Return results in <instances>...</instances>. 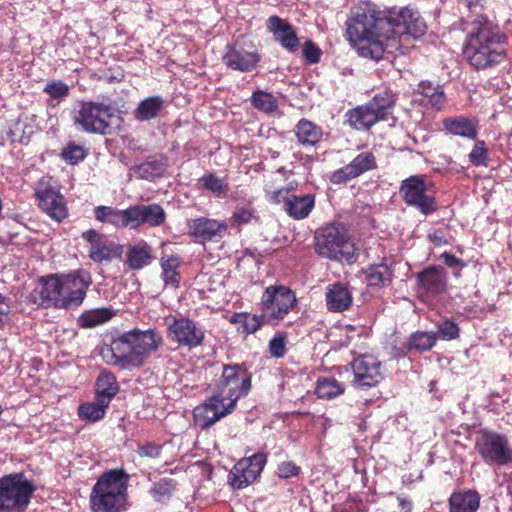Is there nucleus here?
<instances>
[{"mask_svg":"<svg viewBox=\"0 0 512 512\" xmlns=\"http://www.w3.org/2000/svg\"><path fill=\"white\" fill-rule=\"evenodd\" d=\"M131 336V342L134 350V356L138 367L144 362V359L162 345V335L155 329H132L128 331Z\"/></svg>","mask_w":512,"mask_h":512,"instance_id":"23","label":"nucleus"},{"mask_svg":"<svg viewBox=\"0 0 512 512\" xmlns=\"http://www.w3.org/2000/svg\"><path fill=\"white\" fill-rule=\"evenodd\" d=\"M108 406L109 404L96 397L94 402L81 404L78 408V415L82 420L97 422L105 417Z\"/></svg>","mask_w":512,"mask_h":512,"instance_id":"44","label":"nucleus"},{"mask_svg":"<svg viewBox=\"0 0 512 512\" xmlns=\"http://www.w3.org/2000/svg\"><path fill=\"white\" fill-rule=\"evenodd\" d=\"M264 317L270 324H277L296 303L295 294L285 286H270L262 295Z\"/></svg>","mask_w":512,"mask_h":512,"instance_id":"9","label":"nucleus"},{"mask_svg":"<svg viewBox=\"0 0 512 512\" xmlns=\"http://www.w3.org/2000/svg\"><path fill=\"white\" fill-rule=\"evenodd\" d=\"M140 456L158 458L161 454V446L154 443H146L139 447Z\"/></svg>","mask_w":512,"mask_h":512,"instance_id":"59","label":"nucleus"},{"mask_svg":"<svg viewBox=\"0 0 512 512\" xmlns=\"http://www.w3.org/2000/svg\"><path fill=\"white\" fill-rule=\"evenodd\" d=\"M426 190L424 178L413 175L401 182L399 193L408 206L417 209L423 215H430L438 209V206L435 198L428 195Z\"/></svg>","mask_w":512,"mask_h":512,"instance_id":"10","label":"nucleus"},{"mask_svg":"<svg viewBox=\"0 0 512 512\" xmlns=\"http://www.w3.org/2000/svg\"><path fill=\"white\" fill-rule=\"evenodd\" d=\"M188 231L197 242H219L227 233L228 224L224 220L198 217L188 221Z\"/></svg>","mask_w":512,"mask_h":512,"instance_id":"19","label":"nucleus"},{"mask_svg":"<svg viewBox=\"0 0 512 512\" xmlns=\"http://www.w3.org/2000/svg\"><path fill=\"white\" fill-rule=\"evenodd\" d=\"M126 257L132 270H140L151 263L152 248L146 242L133 245L127 251Z\"/></svg>","mask_w":512,"mask_h":512,"instance_id":"36","label":"nucleus"},{"mask_svg":"<svg viewBox=\"0 0 512 512\" xmlns=\"http://www.w3.org/2000/svg\"><path fill=\"white\" fill-rule=\"evenodd\" d=\"M417 283L425 293L439 295L447 287L446 271L441 266H430L417 274Z\"/></svg>","mask_w":512,"mask_h":512,"instance_id":"25","label":"nucleus"},{"mask_svg":"<svg viewBox=\"0 0 512 512\" xmlns=\"http://www.w3.org/2000/svg\"><path fill=\"white\" fill-rule=\"evenodd\" d=\"M94 217L101 223L111 224L116 228L130 229V207L117 209L111 206L100 205L95 207Z\"/></svg>","mask_w":512,"mask_h":512,"instance_id":"31","label":"nucleus"},{"mask_svg":"<svg viewBox=\"0 0 512 512\" xmlns=\"http://www.w3.org/2000/svg\"><path fill=\"white\" fill-rule=\"evenodd\" d=\"M166 107V100L160 95L149 96L142 99L133 116L137 121L147 122L159 117L162 110Z\"/></svg>","mask_w":512,"mask_h":512,"instance_id":"32","label":"nucleus"},{"mask_svg":"<svg viewBox=\"0 0 512 512\" xmlns=\"http://www.w3.org/2000/svg\"><path fill=\"white\" fill-rule=\"evenodd\" d=\"M129 475L122 469L105 471L90 494L93 512H124L127 510Z\"/></svg>","mask_w":512,"mask_h":512,"instance_id":"3","label":"nucleus"},{"mask_svg":"<svg viewBox=\"0 0 512 512\" xmlns=\"http://www.w3.org/2000/svg\"><path fill=\"white\" fill-rule=\"evenodd\" d=\"M253 213L247 207H237L232 215V221L236 224H247L251 221Z\"/></svg>","mask_w":512,"mask_h":512,"instance_id":"58","label":"nucleus"},{"mask_svg":"<svg viewBox=\"0 0 512 512\" xmlns=\"http://www.w3.org/2000/svg\"><path fill=\"white\" fill-rule=\"evenodd\" d=\"M199 183L203 189L213 193L216 197H220L228 189V183L221 179L213 172L205 173L200 179Z\"/></svg>","mask_w":512,"mask_h":512,"instance_id":"47","label":"nucleus"},{"mask_svg":"<svg viewBox=\"0 0 512 512\" xmlns=\"http://www.w3.org/2000/svg\"><path fill=\"white\" fill-rule=\"evenodd\" d=\"M463 55L475 69L499 64L505 56L507 37L485 16H478L467 26Z\"/></svg>","mask_w":512,"mask_h":512,"instance_id":"2","label":"nucleus"},{"mask_svg":"<svg viewBox=\"0 0 512 512\" xmlns=\"http://www.w3.org/2000/svg\"><path fill=\"white\" fill-rule=\"evenodd\" d=\"M257 479L246 462L239 460L228 475V482L234 489H243Z\"/></svg>","mask_w":512,"mask_h":512,"instance_id":"41","label":"nucleus"},{"mask_svg":"<svg viewBox=\"0 0 512 512\" xmlns=\"http://www.w3.org/2000/svg\"><path fill=\"white\" fill-rule=\"evenodd\" d=\"M237 401L220 389L218 394L213 395L205 403L194 409L195 423L202 429L211 427L220 419L232 413Z\"/></svg>","mask_w":512,"mask_h":512,"instance_id":"8","label":"nucleus"},{"mask_svg":"<svg viewBox=\"0 0 512 512\" xmlns=\"http://www.w3.org/2000/svg\"><path fill=\"white\" fill-rule=\"evenodd\" d=\"M377 167L376 156L371 151L359 153L349 164L335 170L330 176V182L340 185L351 181Z\"/></svg>","mask_w":512,"mask_h":512,"instance_id":"20","label":"nucleus"},{"mask_svg":"<svg viewBox=\"0 0 512 512\" xmlns=\"http://www.w3.org/2000/svg\"><path fill=\"white\" fill-rule=\"evenodd\" d=\"M344 386L333 377L319 378L315 388L318 398L332 400L344 393Z\"/></svg>","mask_w":512,"mask_h":512,"instance_id":"43","label":"nucleus"},{"mask_svg":"<svg viewBox=\"0 0 512 512\" xmlns=\"http://www.w3.org/2000/svg\"><path fill=\"white\" fill-rule=\"evenodd\" d=\"M417 92L428 100V103L435 109L440 110L446 103V95L443 87L431 81H421L418 84Z\"/></svg>","mask_w":512,"mask_h":512,"instance_id":"39","label":"nucleus"},{"mask_svg":"<svg viewBox=\"0 0 512 512\" xmlns=\"http://www.w3.org/2000/svg\"><path fill=\"white\" fill-rule=\"evenodd\" d=\"M430 240H431L435 245H441V244L443 243L442 237H441V236H438L437 234L431 235V236H430Z\"/></svg>","mask_w":512,"mask_h":512,"instance_id":"63","label":"nucleus"},{"mask_svg":"<svg viewBox=\"0 0 512 512\" xmlns=\"http://www.w3.org/2000/svg\"><path fill=\"white\" fill-rule=\"evenodd\" d=\"M43 91L53 99L62 100L68 96L69 86L61 80H54L47 83Z\"/></svg>","mask_w":512,"mask_h":512,"instance_id":"53","label":"nucleus"},{"mask_svg":"<svg viewBox=\"0 0 512 512\" xmlns=\"http://www.w3.org/2000/svg\"><path fill=\"white\" fill-rule=\"evenodd\" d=\"M91 284V274L84 269H77L70 273L63 274L62 296L66 299L77 297L76 303L68 306V310L81 306Z\"/></svg>","mask_w":512,"mask_h":512,"instance_id":"21","label":"nucleus"},{"mask_svg":"<svg viewBox=\"0 0 512 512\" xmlns=\"http://www.w3.org/2000/svg\"><path fill=\"white\" fill-rule=\"evenodd\" d=\"M35 195L41 209L52 219L61 222L68 216L64 198L50 180H40L35 189Z\"/></svg>","mask_w":512,"mask_h":512,"instance_id":"14","label":"nucleus"},{"mask_svg":"<svg viewBox=\"0 0 512 512\" xmlns=\"http://www.w3.org/2000/svg\"><path fill=\"white\" fill-rule=\"evenodd\" d=\"M251 105L265 114H273L278 110V100L270 92L256 89L250 98Z\"/></svg>","mask_w":512,"mask_h":512,"instance_id":"42","label":"nucleus"},{"mask_svg":"<svg viewBox=\"0 0 512 512\" xmlns=\"http://www.w3.org/2000/svg\"><path fill=\"white\" fill-rule=\"evenodd\" d=\"M437 336L434 332L417 331L413 333L407 343L409 351L425 352L432 349L436 344Z\"/></svg>","mask_w":512,"mask_h":512,"instance_id":"46","label":"nucleus"},{"mask_svg":"<svg viewBox=\"0 0 512 512\" xmlns=\"http://www.w3.org/2000/svg\"><path fill=\"white\" fill-rule=\"evenodd\" d=\"M397 96L390 89L377 92L366 104L379 117L380 121L387 119L392 113Z\"/></svg>","mask_w":512,"mask_h":512,"instance_id":"35","label":"nucleus"},{"mask_svg":"<svg viewBox=\"0 0 512 512\" xmlns=\"http://www.w3.org/2000/svg\"><path fill=\"white\" fill-rule=\"evenodd\" d=\"M241 460L246 462L249 470H251L256 475V477H258L267 462V457L264 453H255L252 456L243 458Z\"/></svg>","mask_w":512,"mask_h":512,"instance_id":"54","label":"nucleus"},{"mask_svg":"<svg viewBox=\"0 0 512 512\" xmlns=\"http://www.w3.org/2000/svg\"><path fill=\"white\" fill-rule=\"evenodd\" d=\"M85 149L75 143H68L61 152L62 159L70 165L78 164L86 158Z\"/></svg>","mask_w":512,"mask_h":512,"instance_id":"50","label":"nucleus"},{"mask_svg":"<svg viewBox=\"0 0 512 512\" xmlns=\"http://www.w3.org/2000/svg\"><path fill=\"white\" fill-rule=\"evenodd\" d=\"M129 332H125L113 339L109 346L101 349L100 355L109 365L118 366L121 369L138 367Z\"/></svg>","mask_w":512,"mask_h":512,"instance_id":"13","label":"nucleus"},{"mask_svg":"<svg viewBox=\"0 0 512 512\" xmlns=\"http://www.w3.org/2000/svg\"><path fill=\"white\" fill-rule=\"evenodd\" d=\"M251 388V375L240 364L224 365L220 389L234 400L246 396Z\"/></svg>","mask_w":512,"mask_h":512,"instance_id":"15","label":"nucleus"},{"mask_svg":"<svg viewBox=\"0 0 512 512\" xmlns=\"http://www.w3.org/2000/svg\"><path fill=\"white\" fill-rule=\"evenodd\" d=\"M82 239L89 244V257L96 263L111 261L122 254V246L94 229L82 233Z\"/></svg>","mask_w":512,"mask_h":512,"instance_id":"17","label":"nucleus"},{"mask_svg":"<svg viewBox=\"0 0 512 512\" xmlns=\"http://www.w3.org/2000/svg\"><path fill=\"white\" fill-rule=\"evenodd\" d=\"M303 55L309 64H316L320 61L321 50L312 41H307L303 46Z\"/></svg>","mask_w":512,"mask_h":512,"instance_id":"55","label":"nucleus"},{"mask_svg":"<svg viewBox=\"0 0 512 512\" xmlns=\"http://www.w3.org/2000/svg\"><path fill=\"white\" fill-rule=\"evenodd\" d=\"M269 351L275 358H281L286 353L285 337L282 335L274 336L269 342Z\"/></svg>","mask_w":512,"mask_h":512,"instance_id":"57","label":"nucleus"},{"mask_svg":"<svg viewBox=\"0 0 512 512\" xmlns=\"http://www.w3.org/2000/svg\"><path fill=\"white\" fill-rule=\"evenodd\" d=\"M130 207V229L135 230L143 225L160 227L166 221V212L160 204H137Z\"/></svg>","mask_w":512,"mask_h":512,"instance_id":"22","label":"nucleus"},{"mask_svg":"<svg viewBox=\"0 0 512 512\" xmlns=\"http://www.w3.org/2000/svg\"><path fill=\"white\" fill-rule=\"evenodd\" d=\"M261 61L255 50H247L240 44H227L222 56L223 64L234 71L248 73L256 69Z\"/></svg>","mask_w":512,"mask_h":512,"instance_id":"18","label":"nucleus"},{"mask_svg":"<svg viewBox=\"0 0 512 512\" xmlns=\"http://www.w3.org/2000/svg\"><path fill=\"white\" fill-rule=\"evenodd\" d=\"M284 211L295 220L307 218L315 206V195H289L284 197Z\"/></svg>","mask_w":512,"mask_h":512,"instance_id":"27","label":"nucleus"},{"mask_svg":"<svg viewBox=\"0 0 512 512\" xmlns=\"http://www.w3.org/2000/svg\"><path fill=\"white\" fill-rule=\"evenodd\" d=\"M167 169V158L160 154L150 156L147 160L131 168V173L139 179L155 181L163 176Z\"/></svg>","mask_w":512,"mask_h":512,"instance_id":"28","label":"nucleus"},{"mask_svg":"<svg viewBox=\"0 0 512 512\" xmlns=\"http://www.w3.org/2000/svg\"><path fill=\"white\" fill-rule=\"evenodd\" d=\"M295 130L299 143L304 146H315L323 136L322 128L306 119H301Z\"/></svg>","mask_w":512,"mask_h":512,"instance_id":"38","label":"nucleus"},{"mask_svg":"<svg viewBox=\"0 0 512 512\" xmlns=\"http://www.w3.org/2000/svg\"><path fill=\"white\" fill-rule=\"evenodd\" d=\"M459 326L456 322L452 320H444L438 325L437 332H434L437 336V339L440 338L442 340H454L459 337Z\"/></svg>","mask_w":512,"mask_h":512,"instance_id":"51","label":"nucleus"},{"mask_svg":"<svg viewBox=\"0 0 512 512\" xmlns=\"http://www.w3.org/2000/svg\"><path fill=\"white\" fill-rule=\"evenodd\" d=\"M475 448L487 465L512 463V448H509L505 435L485 431L477 438Z\"/></svg>","mask_w":512,"mask_h":512,"instance_id":"7","label":"nucleus"},{"mask_svg":"<svg viewBox=\"0 0 512 512\" xmlns=\"http://www.w3.org/2000/svg\"><path fill=\"white\" fill-rule=\"evenodd\" d=\"M352 385L360 390L377 386L384 378L381 361L373 355L362 354L351 362Z\"/></svg>","mask_w":512,"mask_h":512,"instance_id":"11","label":"nucleus"},{"mask_svg":"<svg viewBox=\"0 0 512 512\" xmlns=\"http://www.w3.org/2000/svg\"><path fill=\"white\" fill-rule=\"evenodd\" d=\"M480 494L473 489L454 491L449 499V512H477L480 507Z\"/></svg>","mask_w":512,"mask_h":512,"instance_id":"29","label":"nucleus"},{"mask_svg":"<svg viewBox=\"0 0 512 512\" xmlns=\"http://www.w3.org/2000/svg\"><path fill=\"white\" fill-rule=\"evenodd\" d=\"M168 337L181 347L189 349L202 345L205 337L204 329L187 317L173 318L168 325Z\"/></svg>","mask_w":512,"mask_h":512,"instance_id":"12","label":"nucleus"},{"mask_svg":"<svg viewBox=\"0 0 512 512\" xmlns=\"http://www.w3.org/2000/svg\"><path fill=\"white\" fill-rule=\"evenodd\" d=\"M345 122L353 129L367 131L376 123L380 122L379 117L365 103L345 113Z\"/></svg>","mask_w":512,"mask_h":512,"instance_id":"30","label":"nucleus"},{"mask_svg":"<svg viewBox=\"0 0 512 512\" xmlns=\"http://www.w3.org/2000/svg\"><path fill=\"white\" fill-rule=\"evenodd\" d=\"M398 507L402 512H411L413 509V503L409 498L398 496Z\"/></svg>","mask_w":512,"mask_h":512,"instance_id":"62","label":"nucleus"},{"mask_svg":"<svg viewBox=\"0 0 512 512\" xmlns=\"http://www.w3.org/2000/svg\"><path fill=\"white\" fill-rule=\"evenodd\" d=\"M284 194H286V192L283 189H280V190L276 191L274 193L275 200L277 202H279L280 201V197L283 196Z\"/></svg>","mask_w":512,"mask_h":512,"instance_id":"64","label":"nucleus"},{"mask_svg":"<svg viewBox=\"0 0 512 512\" xmlns=\"http://www.w3.org/2000/svg\"><path fill=\"white\" fill-rule=\"evenodd\" d=\"M299 472L300 467L297 466L294 462L285 461L278 465L276 473L280 478L288 479L297 476Z\"/></svg>","mask_w":512,"mask_h":512,"instance_id":"56","label":"nucleus"},{"mask_svg":"<svg viewBox=\"0 0 512 512\" xmlns=\"http://www.w3.org/2000/svg\"><path fill=\"white\" fill-rule=\"evenodd\" d=\"M267 28L282 48L294 53L299 47V39L294 27L284 19L273 15L267 19Z\"/></svg>","mask_w":512,"mask_h":512,"instance_id":"24","label":"nucleus"},{"mask_svg":"<svg viewBox=\"0 0 512 512\" xmlns=\"http://www.w3.org/2000/svg\"><path fill=\"white\" fill-rule=\"evenodd\" d=\"M478 126L479 122L476 118L455 116L443 119V128L448 134L470 140L477 138Z\"/></svg>","mask_w":512,"mask_h":512,"instance_id":"26","label":"nucleus"},{"mask_svg":"<svg viewBox=\"0 0 512 512\" xmlns=\"http://www.w3.org/2000/svg\"><path fill=\"white\" fill-rule=\"evenodd\" d=\"M63 274H50L40 279L39 296L41 305L48 308L68 310V306L76 303L77 297L66 299L62 296Z\"/></svg>","mask_w":512,"mask_h":512,"instance_id":"16","label":"nucleus"},{"mask_svg":"<svg viewBox=\"0 0 512 512\" xmlns=\"http://www.w3.org/2000/svg\"><path fill=\"white\" fill-rule=\"evenodd\" d=\"M118 391L119 385L115 376L106 370L102 371L96 380V397L110 404L112 398Z\"/></svg>","mask_w":512,"mask_h":512,"instance_id":"37","label":"nucleus"},{"mask_svg":"<svg viewBox=\"0 0 512 512\" xmlns=\"http://www.w3.org/2000/svg\"><path fill=\"white\" fill-rule=\"evenodd\" d=\"M36 490L23 472L0 477V512H25Z\"/></svg>","mask_w":512,"mask_h":512,"instance_id":"5","label":"nucleus"},{"mask_svg":"<svg viewBox=\"0 0 512 512\" xmlns=\"http://www.w3.org/2000/svg\"><path fill=\"white\" fill-rule=\"evenodd\" d=\"M315 252L332 261L352 263L355 246L343 223H328L315 231Z\"/></svg>","mask_w":512,"mask_h":512,"instance_id":"4","label":"nucleus"},{"mask_svg":"<svg viewBox=\"0 0 512 512\" xmlns=\"http://www.w3.org/2000/svg\"><path fill=\"white\" fill-rule=\"evenodd\" d=\"M114 118L109 105L93 101L83 102L74 116V123L81 131L91 134H111L110 121Z\"/></svg>","mask_w":512,"mask_h":512,"instance_id":"6","label":"nucleus"},{"mask_svg":"<svg viewBox=\"0 0 512 512\" xmlns=\"http://www.w3.org/2000/svg\"><path fill=\"white\" fill-rule=\"evenodd\" d=\"M352 304V295L348 288L342 283H334L327 287L326 305L328 310L342 312Z\"/></svg>","mask_w":512,"mask_h":512,"instance_id":"33","label":"nucleus"},{"mask_svg":"<svg viewBox=\"0 0 512 512\" xmlns=\"http://www.w3.org/2000/svg\"><path fill=\"white\" fill-rule=\"evenodd\" d=\"M369 286H387L392 282L393 269L386 263L373 264L365 270Z\"/></svg>","mask_w":512,"mask_h":512,"instance_id":"40","label":"nucleus"},{"mask_svg":"<svg viewBox=\"0 0 512 512\" xmlns=\"http://www.w3.org/2000/svg\"><path fill=\"white\" fill-rule=\"evenodd\" d=\"M238 318L239 322L242 324L243 330L248 334L255 333L263 325L264 319L267 321L264 314L261 316L255 314H241Z\"/></svg>","mask_w":512,"mask_h":512,"instance_id":"52","label":"nucleus"},{"mask_svg":"<svg viewBox=\"0 0 512 512\" xmlns=\"http://www.w3.org/2000/svg\"><path fill=\"white\" fill-rule=\"evenodd\" d=\"M176 486L175 479L164 477L153 483L149 493L156 502L165 503L173 496Z\"/></svg>","mask_w":512,"mask_h":512,"instance_id":"45","label":"nucleus"},{"mask_svg":"<svg viewBox=\"0 0 512 512\" xmlns=\"http://www.w3.org/2000/svg\"><path fill=\"white\" fill-rule=\"evenodd\" d=\"M468 159L473 166H487L489 162L488 149L483 140H476L472 150L468 154Z\"/></svg>","mask_w":512,"mask_h":512,"instance_id":"49","label":"nucleus"},{"mask_svg":"<svg viewBox=\"0 0 512 512\" xmlns=\"http://www.w3.org/2000/svg\"><path fill=\"white\" fill-rule=\"evenodd\" d=\"M441 259L449 267H456L461 263V260L459 258H457L455 255L450 254L448 252H444L441 255Z\"/></svg>","mask_w":512,"mask_h":512,"instance_id":"61","label":"nucleus"},{"mask_svg":"<svg viewBox=\"0 0 512 512\" xmlns=\"http://www.w3.org/2000/svg\"><path fill=\"white\" fill-rule=\"evenodd\" d=\"M180 263L181 259L178 255H163L160 259L161 279L166 287L173 289L179 288L180 285Z\"/></svg>","mask_w":512,"mask_h":512,"instance_id":"34","label":"nucleus"},{"mask_svg":"<svg viewBox=\"0 0 512 512\" xmlns=\"http://www.w3.org/2000/svg\"><path fill=\"white\" fill-rule=\"evenodd\" d=\"M426 30L427 25L420 12L409 6L386 13L375 5H359L351 9L347 22L348 39L358 55L374 61L397 50L400 36L419 38Z\"/></svg>","mask_w":512,"mask_h":512,"instance_id":"1","label":"nucleus"},{"mask_svg":"<svg viewBox=\"0 0 512 512\" xmlns=\"http://www.w3.org/2000/svg\"><path fill=\"white\" fill-rule=\"evenodd\" d=\"M9 312V298L0 294V327L7 321Z\"/></svg>","mask_w":512,"mask_h":512,"instance_id":"60","label":"nucleus"},{"mask_svg":"<svg viewBox=\"0 0 512 512\" xmlns=\"http://www.w3.org/2000/svg\"><path fill=\"white\" fill-rule=\"evenodd\" d=\"M113 316V312L108 308H98L84 313L81 316V323L83 327L91 328L98 326Z\"/></svg>","mask_w":512,"mask_h":512,"instance_id":"48","label":"nucleus"}]
</instances>
